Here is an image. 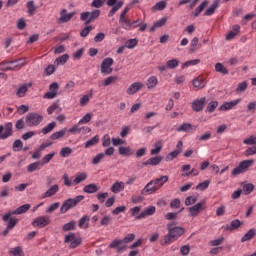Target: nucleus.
Masks as SVG:
<instances>
[{
	"label": "nucleus",
	"mask_w": 256,
	"mask_h": 256,
	"mask_svg": "<svg viewBox=\"0 0 256 256\" xmlns=\"http://www.w3.org/2000/svg\"><path fill=\"white\" fill-rule=\"evenodd\" d=\"M174 225L173 223L167 224L168 234L162 239L161 245H171L173 241H177L185 233V228Z\"/></svg>",
	"instance_id": "f257e3e1"
},
{
	"label": "nucleus",
	"mask_w": 256,
	"mask_h": 256,
	"mask_svg": "<svg viewBox=\"0 0 256 256\" xmlns=\"http://www.w3.org/2000/svg\"><path fill=\"white\" fill-rule=\"evenodd\" d=\"M169 181V176H161L147 183V185L141 190V195H153L157 193L164 183Z\"/></svg>",
	"instance_id": "f03ea898"
},
{
	"label": "nucleus",
	"mask_w": 256,
	"mask_h": 256,
	"mask_svg": "<svg viewBox=\"0 0 256 256\" xmlns=\"http://www.w3.org/2000/svg\"><path fill=\"white\" fill-rule=\"evenodd\" d=\"M85 199V196L79 195L76 196L75 198H69L66 201L63 202L61 208H60V213L64 214L69 211V209H73V207H77L79 203H81Z\"/></svg>",
	"instance_id": "7ed1b4c3"
},
{
	"label": "nucleus",
	"mask_w": 256,
	"mask_h": 256,
	"mask_svg": "<svg viewBox=\"0 0 256 256\" xmlns=\"http://www.w3.org/2000/svg\"><path fill=\"white\" fill-rule=\"evenodd\" d=\"M253 163H255L253 159L241 161L239 165L232 170V176L237 177V175L249 171V168L253 167Z\"/></svg>",
	"instance_id": "20e7f679"
},
{
	"label": "nucleus",
	"mask_w": 256,
	"mask_h": 256,
	"mask_svg": "<svg viewBox=\"0 0 256 256\" xmlns=\"http://www.w3.org/2000/svg\"><path fill=\"white\" fill-rule=\"evenodd\" d=\"M101 15V10H93L91 12H82L80 14V20L84 22V25H89L93 23L96 19H99Z\"/></svg>",
	"instance_id": "39448f33"
},
{
	"label": "nucleus",
	"mask_w": 256,
	"mask_h": 256,
	"mask_svg": "<svg viewBox=\"0 0 256 256\" xmlns=\"http://www.w3.org/2000/svg\"><path fill=\"white\" fill-rule=\"evenodd\" d=\"M31 209V204H24L20 207H18L16 210L10 211L2 216V221H9V217L11 215H23L24 213H27Z\"/></svg>",
	"instance_id": "423d86ee"
},
{
	"label": "nucleus",
	"mask_w": 256,
	"mask_h": 256,
	"mask_svg": "<svg viewBox=\"0 0 256 256\" xmlns=\"http://www.w3.org/2000/svg\"><path fill=\"white\" fill-rule=\"evenodd\" d=\"M42 121L43 116L39 113L32 112L26 116V125L28 127H37Z\"/></svg>",
	"instance_id": "0eeeda50"
},
{
	"label": "nucleus",
	"mask_w": 256,
	"mask_h": 256,
	"mask_svg": "<svg viewBox=\"0 0 256 256\" xmlns=\"http://www.w3.org/2000/svg\"><path fill=\"white\" fill-rule=\"evenodd\" d=\"M113 63H115L113 58H105L100 65L101 73H103L104 75H111L113 73V68H111L113 66Z\"/></svg>",
	"instance_id": "6e6552de"
},
{
	"label": "nucleus",
	"mask_w": 256,
	"mask_h": 256,
	"mask_svg": "<svg viewBox=\"0 0 256 256\" xmlns=\"http://www.w3.org/2000/svg\"><path fill=\"white\" fill-rule=\"evenodd\" d=\"M64 242L70 243V249H77V247L83 243V239L80 237H75V233H70L69 235L65 236Z\"/></svg>",
	"instance_id": "1a4fd4ad"
},
{
	"label": "nucleus",
	"mask_w": 256,
	"mask_h": 256,
	"mask_svg": "<svg viewBox=\"0 0 256 256\" xmlns=\"http://www.w3.org/2000/svg\"><path fill=\"white\" fill-rule=\"evenodd\" d=\"M13 136V123L8 122L4 126L0 125V139H9Z\"/></svg>",
	"instance_id": "9d476101"
},
{
	"label": "nucleus",
	"mask_w": 256,
	"mask_h": 256,
	"mask_svg": "<svg viewBox=\"0 0 256 256\" xmlns=\"http://www.w3.org/2000/svg\"><path fill=\"white\" fill-rule=\"evenodd\" d=\"M207 209V206L205 205V201H201L197 204H195L192 207L188 208L189 216L190 217H197L201 211H205Z\"/></svg>",
	"instance_id": "9b49d317"
},
{
	"label": "nucleus",
	"mask_w": 256,
	"mask_h": 256,
	"mask_svg": "<svg viewBox=\"0 0 256 256\" xmlns=\"http://www.w3.org/2000/svg\"><path fill=\"white\" fill-rule=\"evenodd\" d=\"M51 223V219H49L48 216H40L37 217L33 222V227H40V229H43L44 227H47Z\"/></svg>",
	"instance_id": "f8f14e48"
},
{
	"label": "nucleus",
	"mask_w": 256,
	"mask_h": 256,
	"mask_svg": "<svg viewBox=\"0 0 256 256\" xmlns=\"http://www.w3.org/2000/svg\"><path fill=\"white\" fill-rule=\"evenodd\" d=\"M109 248L115 249L117 253H121V251H125L127 249V244H125L123 240L115 239L110 243Z\"/></svg>",
	"instance_id": "ddd939ff"
},
{
	"label": "nucleus",
	"mask_w": 256,
	"mask_h": 256,
	"mask_svg": "<svg viewBox=\"0 0 256 256\" xmlns=\"http://www.w3.org/2000/svg\"><path fill=\"white\" fill-rule=\"evenodd\" d=\"M67 13V9H63L60 11V17L57 19V23H69L71 19H73V16L75 15V12Z\"/></svg>",
	"instance_id": "4468645a"
},
{
	"label": "nucleus",
	"mask_w": 256,
	"mask_h": 256,
	"mask_svg": "<svg viewBox=\"0 0 256 256\" xmlns=\"http://www.w3.org/2000/svg\"><path fill=\"white\" fill-rule=\"evenodd\" d=\"M205 103H207L206 97H202L200 99L194 100L192 103L193 111H196V113H199V111H203V107H205Z\"/></svg>",
	"instance_id": "2eb2a0df"
},
{
	"label": "nucleus",
	"mask_w": 256,
	"mask_h": 256,
	"mask_svg": "<svg viewBox=\"0 0 256 256\" xmlns=\"http://www.w3.org/2000/svg\"><path fill=\"white\" fill-rule=\"evenodd\" d=\"M17 61H9L0 63V71H15L16 69H21V66L14 65Z\"/></svg>",
	"instance_id": "dca6fc26"
},
{
	"label": "nucleus",
	"mask_w": 256,
	"mask_h": 256,
	"mask_svg": "<svg viewBox=\"0 0 256 256\" xmlns=\"http://www.w3.org/2000/svg\"><path fill=\"white\" fill-rule=\"evenodd\" d=\"M144 87L143 82H134L126 90L127 95H135Z\"/></svg>",
	"instance_id": "f3484780"
},
{
	"label": "nucleus",
	"mask_w": 256,
	"mask_h": 256,
	"mask_svg": "<svg viewBox=\"0 0 256 256\" xmlns=\"http://www.w3.org/2000/svg\"><path fill=\"white\" fill-rule=\"evenodd\" d=\"M7 222H8L7 227L2 232L3 237H6V235L9 234V231H11V229H13L17 225V223H19V219L13 218V217L9 216L8 220L6 221V223Z\"/></svg>",
	"instance_id": "a211bd4d"
},
{
	"label": "nucleus",
	"mask_w": 256,
	"mask_h": 256,
	"mask_svg": "<svg viewBox=\"0 0 256 256\" xmlns=\"http://www.w3.org/2000/svg\"><path fill=\"white\" fill-rule=\"evenodd\" d=\"M239 103H241V99L225 102L219 107V111H229L230 109H233V107L239 105Z\"/></svg>",
	"instance_id": "6ab92c4d"
},
{
	"label": "nucleus",
	"mask_w": 256,
	"mask_h": 256,
	"mask_svg": "<svg viewBox=\"0 0 256 256\" xmlns=\"http://www.w3.org/2000/svg\"><path fill=\"white\" fill-rule=\"evenodd\" d=\"M155 211V206H149L144 211H142L138 216H136V219H145V217L155 215Z\"/></svg>",
	"instance_id": "aec40b11"
},
{
	"label": "nucleus",
	"mask_w": 256,
	"mask_h": 256,
	"mask_svg": "<svg viewBox=\"0 0 256 256\" xmlns=\"http://www.w3.org/2000/svg\"><path fill=\"white\" fill-rule=\"evenodd\" d=\"M161 161H163V156L158 155V156L149 158L147 161L143 162L142 165H144L145 167H147L149 165L157 166V165H159V163H161Z\"/></svg>",
	"instance_id": "412c9836"
},
{
	"label": "nucleus",
	"mask_w": 256,
	"mask_h": 256,
	"mask_svg": "<svg viewBox=\"0 0 256 256\" xmlns=\"http://www.w3.org/2000/svg\"><path fill=\"white\" fill-rule=\"evenodd\" d=\"M219 3H221V0H213L212 4L209 8L206 9L204 16L209 17L215 13L217 8L219 7Z\"/></svg>",
	"instance_id": "4be33fe9"
},
{
	"label": "nucleus",
	"mask_w": 256,
	"mask_h": 256,
	"mask_svg": "<svg viewBox=\"0 0 256 256\" xmlns=\"http://www.w3.org/2000/svg\"><path fill=\"white\" fill-rule=\"evenodd\" d=\"M243 225V222L239 219H234L231 221L230 225H226L225 231H237L239 227Z\"/></svg>",
	"instance_id": "5701e85b"
},
{
	"label": "nucleus",
	"mask_w": 256,
	"mask_h": 256,
	"mask_svg": "<svg viewBox=\"0 0 256 256\" xmlns=\"http://www.w3.org/2000/svg\"><path fill=\"white\" fill-rule=\"evenodd\" d=\"M192 85L196 89H204V87L206 85L205 79H203V77H201V76H198L192 80Z\"/></svg>",
	"instance_id": "b1692460"
},
{
	"label": "nucleus",
	"mask_w": 256,
	"mask_h": 256,
	"mask_svg": "<svg viewBox=\"0 0 256 256\" xmlns=\"http://www.w3.org/2000/svg\"><path fill=\"white\" fill-rule=\"evenodd\" d=\"M57 191H59V185L55 184L42 195V199H47V197H53V195H55Z\"/></svg>",
	"instance_id": "393cba45"
},
{
	"label": "nucleus",
	"mask_w": 256,
	"mask_h": 256,
	"mask_svg": "<svg viewBox=\"0 0 256 256\" xmlns=\"http://www.w3.org/2000/svg\"><path fill=\"white\" fill-rule=\"evenodd\" d=\"M256 235V229L251 228L244 236L241 238V243H246V241H251Z\"/></svg>",
	"instance_id": "a878e982"
},
{
	"label": "nucleus",
	"mask_w": 256,
	"mask_h": 256,
	"mask_svg": "<svg viewBox=\"0 0 256 256\" xmlns=\"http://www.w3.org/2000/svg\"><path fill=\"white\" fill-rule=\"evenodd\" d=\"M124 189H125V183L119 182V181L115 182V183L111 186V188H110V190L112 191V193H121V191H123Z\"/></svg>",
	"instance_id": "bb28decb"
},
{
	"label": "nucleus",
	"mask_w": 256,
	"mask_h": 256,
	"mask_svg": "<svg viewBox=\"0 0 256 256\" xmlns=\"http://www.w3.org/2000/svg\"><path fill=\"white\" fill-rule=\"evenodd\" d=\"M27 13L28 15L33 16L35 15V12L37 11V6H35V1L30 0L26 3Z\"/></svg>",
	"instance_id": "cd10ccee"
},
{
	"label": "nucleus",
	"mask_w": 256,
	"mask_h": 256,
	"mask_svg": "<svg viewBox=\"0 0 256 256\" xmlns=\"http://www.w3.org/2000/svg\"><path fill=\"white\" fill-rule=\"evenodd\" d=\"M84 193L93 194L99 191V185L97 184H88L83 188Z\"/></svg>",
	"instance_id": "c85d7f7f"
},
{
	"label": "nucleus",
	"mask_w": 256,
	"mask_h": 256,
	"mask_svg": "<svg viewBox=\"0 0 256 256\" xmlns=\"http://www.w3.org/2000/svg\"><path fill=\"white\" fill-rule=\"evenodd\" d=\"M118 153L124 157H131V155H133V150H131L129 147L120 146L118 148Z\"/></svg>",
	"instance_id": "c756f323"
},
{
	"label": "nucleus",
	"mask_w": 256,
	"mask_h": 256,
	"mask_svg": "<svg viewBox=\"0 0 256 256\" xmlns=\"http://www.w3.org/2000/svg\"><path fill=\"white\" fill-rule=\"evenodd\" d=\"M89 221V216H83L78 222V227H80V229H89Z\"/></svg>",
	"instance_id": "7c9ffc66"
},
{
	"label": "nucleus",
	"mask_w": 256,
	"mask_h": 256,
	"mask_svg": "<svg viewBox=\"0 0 256 256\" xmlns=\"http://www.w3.org/2000/svg\"><path fill=\"white\" fill-rule=\"evenodd\" d=\"M207 5H209V2L207 0H204L195 10L193 13L194 17H199V15H201V13L203 12V10L205 9V7H207Z\"/></svg>",
	"instance_id": "2f4dec72"
},
{
	"label": "nucleus",
	"mask_w": 256,
	"mask_h": 256,
	"mask_svg": "<svg viewBox=\"0 0 256 256\" xmlns=\"http://www.w3.org/2000/svg\"><path fill=\"white\" fill-rule=\"evenodd\" d=\"M56 112V113H61L62 111V108L61 106H59V103L55 102L53 103L51 106L48 107L47 109V113L48 115H53V112Z\"/></svg>",
	"instance_id": "473e14b6"
},
{
	"label": "nucleus",
	"mask_w": 256,
	"mask_h": 256,
	"mask_svg": "<svg viewBox=\"0 0 256 256\" xmlns=\"http://www.w3.org/2000/svg\"><path fill=\"white\" fill-rule=\"evenodd\" d=\"M215 71L216 73H221V75H229V70L219 62L215 64Z\"/></svg>",
	"instance_id": "72a5a7b5"
},
{
	"label": "nucleus",
	"mask_w": 256,
	"mask_h": 256,
	"mask_svg": "<svg viewBox=\"0 0 256 256\" xmlns=\"http://www.w3.org/2000/svg\"><path fill=\"white\" fill-rule=\"evenodd\" d=\"M154 147L155 148L150 151L151 155H159L163 149V142H161V140L156 141Z\"/></svg>",
	"instance_id": "f704fd0d"
},
{
	"label": "nucleus",
	"mask_w": 256,
	"mask_h": 256,
	"mask_svg": "<svg viewBox=\"0 0 256 256\" xmlns=\"http://www.w3.org/2000/svg\"><path fill=\"white\" fill-rule=\"evenodd\" d=\"M65 133H67L66 129H62L58 132H54L51 136L50 139L52 141H57V139H63V137H65Z\"/></svg>",
	"instance_id": "c9c22d12"
},
{
	"label": "nucleus",
	"mask_w": 256,
	"mask_h": 256,
	"mask_svg": "<svg viewBox=\"0 0 256 256\" xmlns=\"http://www.w3.org/2000/svg\"><path fill=\"white\" fill-rule=\"evenodd\" d=\"M158 84H159V81L157 80V78L155 76H151L148 79V82L146 85L148 89H155Z\"/></svg>",
	"instance_id": "e433bc0d"
},
{
	"label": "nucleus",
	"mask_w": 256,
	"mask_h": 256,
	"mask_svg": "<svg viewBox=\"0 0 256 256\" xmlns=\"http://www.w3.org/2000/svg\"><path fill=\"white\" fill-rule=\"evenodd\" d=\"M121 7H123V1L117 2L116 5L113 6L109 11L108 17H113V15H115V13H117Z\"/></svg>",
	"instance_id": "4c0bfd02"
},
{
	"label": "nucleus",
	"mask_w": 256,
	"mask_h": 256,
	"mask_svg": "<svg viewBox=\"0 0 256 256\" xmlns=\"http://www.w3.org/2000/svg\"><path fill=\"white\" fill-rule=\"evenodd\" d=\"M176 131L181 132L184 131L185 133H189V131H193V125L189 124V123H184L182 125H180Z\"/></svg>",
	"instance_id": "58836bf2"
},
{
	"label": "nucleus",
	"mask_w": 256,
	"mask_h": 256,
	"mask_svg": "<svg viewBox=\"0 0 256 256\" xmlns=\"http://www.w3.org/2000/svg\"><path fill=\"white\" fill-rule=\"evenodd\" d=\"M41 167H43V164L41 162H34L28 165L27 171L29 173H33V171H37V169H41Z\"/></svg>",
	"instance_id": "ea45409f"
},
{
	"label": "nucleus",
	"mask_w": 256,
	"mask_h": 256,
	"mask_svg": "<svg viewBox=\"0 0 256 256\" xmlns=\"http://www.w3.org/2000/svg\"><path fill=\"white\" fill-rule=\"evenodd\" d=\"M165 7H167V1L161 0L158 3H156L152 7V9H153V11H163V9H165Z\"/></svg>",
	"instance_id": "a19ab883"
},
{
	"label": "nucleus",
	"mask_w": 256,
	"mask_h": 256,
	"mask_svg": "<svg viewBox=\"0 0 256 256\" xmlns=\"http://www.w3.org/2000/svg\"><path fill=\"white\" fill-rule=\"evenodd\" d=\"M55 127H57V123H55V122L49 123L47 126H45L42 129L43 135H47V133H51V131H53V129H55Z\"/></svg>",
	"instance_id": "79ce46f5"
},
{
	"label": "nucleus",
	"mask_w": 256,
	"mask_h": 256,
	"mask_svg": "<svg viewBox=\"0 0 256 256\" xmlns=\"http://www.w3.org/2000/svg\"><path fill=\"white\" fill-rule=\"evenodd\" d=\"M75 225H76L75 220H72V221L64 224L63 227H62V230L65 231V232L73 231V230H75Z\"/></svg>",
	"instance_id": "37998d69"
},
{
	"label": "nucleus",
	"mask_w": 256,
	"mask_h": 256,
	"mask_svg": "<svg viewBox=\"0 0 256 256\" xmlns=\"http://www.w3.org/2000/svg\"><path fill=\"white\" fill-rule=\"evenodd\" d=\"M253 189H255V186L252 183H248L243 186L242 191L244 195H249L253 193Z\"/></svg>",
	"instance_id": "c03bdc74"
},
{
	"label": "nucleus",
	"mask_w": 256,
	"mask_h": 256,
	"mask_svg": "<svg viewBox=\"0 0 256 256\" xmlns=\"http://www.w3.org/2000/svg\"><path fill=\"white\" fill-rule=\"evenodd\" d=\"M85 179H87V173H80L73 180V183H75V185H79V183H83V181H85Z\"/></svg>",
	"instance_id": "a18cd8bd"
},
{
	"label": "nucleus",
	"mask_w": 256,
	"mask_h": 256,
	"mask_svg": "<svg viewBox=\"0 0 256 256\" xmlns=\"http://www.w3.org/2000/svg\"><path fill=\"white\" fill-rule=\"evenodd\" d=\"M56 63L57 65H65V63H67V61H69V54H64L62 56H59L58 58H56Z\"/></svg>",
	"instance_id": "49530a36"
},
{
	"label": "nucleus",
	"mask_w": 256,
	"mask_h": 256,
	"mask_svg": "<svg viewBox=\"0 0 256 256\" xmlns=\"http://www.w3.org/2000/svg\"><path fill=\"white\" fill-rule=\"evenodd\" d=\"M217 107H219V102L212 101V102L208 103L206 111L208 113H213V111H215V109H217Z\"/></svg>",
	"instance_id": "de8ad7c7"
},
{
	"label": "nucleus",
	"mask_w": 256,
	"mask_h": 256,
	"mask_svg": "<svg viewBox=\"0 0 256 256\" xmlns=\"http://www.w3.org/2000/svg\"><path fill=\"white\" fill-rule=\"evenodd\" d=\"M12 149L13 151H21V149H23V141L17 139L13 142L12 144Z\"/></svg>",
	"instance_id": "09e8293b"
},
{
	"label": "nucleus",
	"mask_w": 256,
	"mask_h": 256,
	"mask_svg": "<svg viewBox=\"0 0 256 256\" xmlns=\"http://www.w3.org/2000/svg\"><path fill=\"white\" fill-rule=\"evenodd\" d=\"M197 203V196H188L185 199V205L187 207H191V205H195Z\"/></svg>",
	"instance_id": "8fccbe9b"
},
{
	"label": "nucleus",
	"mask_w": 256,
	"mask_h": 256,
	"mask_svg": "<svg viewBox=\"0 0 256 256\" xmlns=\"http://www.w3.org/2000/svg\"><path fill=\"white\" fill-rule=\"evenodd\" d=\"M97 143H99V137L98 136H94L92 139L88 140L85 143V148L89 149V147H93V145H97Z\"/></svg>",
	"instance_id": "3c124183"
},
{
	"label": "nucleus",
	"mask_w": 256,
	"mask_h": 256,
	"mask_svg": "<svg viewBox=\"0 0 256 256\" xmlns=\"http://www.w3.org/2000/svg\"><path fill=\"white\" fill-rule=\"evenodd\" d=\"M73 153V149L71 147H64L60 151V157H69Z\"/></svg>",
	"instance_id": "603ef678"
},
{
	"label": "nucleus",
	"mask_w": 256,
	"mask_h": 256,
	"mask_svg": "<svg viewBox=\"0 0 256 256\" xmlns=\"http://www.w3.org/2000/svg\"><path fill=\"white\" fill-rule=\"evenodd\" d=\"M210 183H211V181L205 180L204 182L199 183L196 186V189H198L199 191H205V189L209 188Z\"/></svg>",
	"instance_id": "864d4df0"
},
{
	"label": "nucleus",
	"mask_w": 256,
	"mask_h": 256,
	"mask_svg": "<svg viewBox=\"0 0 256 256\" xmlns=\"http://www.w3.org/2000/svg\"><path fill=\"white\" fill-rule=\"evenodd\" d=\"M199 63H201L200 59L186 61L182 64V69H185V67H191V65H199Z\"/></svg>",
	"instance_id": "5fc2aeb1"
},
{
	"label": "nucleus",
	"mask_w": 256,
	"mask_h": 256,
	"mask_svg": "<svg viewBox=\"0 0 256 256\" xmlns=\"http://www.w3.org/2000/svg\"><path fill=\"white\" fill-rule=\"evenodd\" d=\"M179 155H181V152L174 150L166 156V161H173V159L179 157Z\"/></svg>",
	"instance_id": "6e6d98bb"
},
{
	"label": "nucleus",
	"mask_w": 256,
	"mask_h": 256,
	"mask_svg": "<svg viewBox=\"0 0 256 256\" xmlns=\"http://www.w3.org/2000/svg\"><path fill=\"white\" fill-rule=\"evenodd\" d=\"M27 84L22 85L16 92L17 97H25V93H27Z\"/></svg>",
	"instance_id": "4d7b16f0"
},
{
	"label": "nucleus",
	"mask_w": 256,
	"mask_h": 256,
	"mask_svg": "<svg viewBox=\"0 0 256 256\" xmlns=\"http://www.w3.org/2000/svg\"><path fill=\"white\" fill-rule=\"evenodd\" d=\"M117 76H109L108 78H106L103 82V86L104 87H109V85H111L112 83H115V81H117Z\"/></svg>",
	"instance_id": "13d9d810"
},
{
	"label": "nucleus",
	"mask_w": 256,
	"mask_h": 256,
	"mask_svg": "<svg viewBox=\"0 0 256 256\" xmlns=\"http://www.w3.org/2000/svg\"><path fill=\"white\" fill-rule=\"evenodd\" d=\"M91 31H93V26L89 25V26H85L82 31L80 32V37H87V35H89V33H91Z\"/></svg>",
	"instance_id": "bf43d9fd"
},
{
	"label": "nucleus",
	"mask_w": 256,
	"mask_h": 256,
	"mask_svg": "<svg viewBox=\"0 0 256 256\" xmlns=\"http://www.w3.org/2000/svg\"><path fill=\"white\" fill-rule=\"evenodd\" d=\"M244 145H256V136L251 135L249 138L243 140Z\"/></svg>",
	"instance_id": "052dcab7"
},
{
	"label": "nucleus",
	"mask_w": 256,
	"mask_h": 256,
	"mask_svg": "<svg viewBox=\"0 0 256 256\" xmlns=\"http://www.w3.org/2000/svg\"><path fill=\"white\" fill-rule=\"evenodd\" d=\"M168 69H175V67H179V60L177 59H172L167 61L166 63Z\"/></svg>",
	"instance_id": "680f3d73"
},
{
	"label": "nucleus",
	"mask_w": 256,
	"mask_h": 256,
	"mask_svg": "<svg viewBox=\"0 0 256 256\" xmlns=\"http://www.w3.org/2000/svg\"><path fill=\"white\" fill-rule=\"evenodd\" d=\"M247 90V81L239 83L236 88V93H243Z\"/></svg>",
	"instance_id": "e2e57ef3"
},
{
	"label": "nucleus",
	"mask_w": 256,
	"mask_h": 256,
	"mask_svg": "<svg viewBox=\"0 0 256 256\" xmlns=\"http://www.w3.org/2000/svg\"><path fill=\"white\" fill-rule=\"evenodd\" d=\"M245 157H251V155H256V145L249 147L244 151Z\"/></svg>",
	"instance_id": "0e129e2a"
},
{
	"label": "nucleus",
	"mask_w": 256,
	"mask_h": 256,
	"mask_svg": "<svg viewBox=\"0 0 256 256\" xmlns=\"http://www.w3.org/2000/svg\"><path fill=\"white\" fill-rule=\"evenodd\" d=\"M122 241L124 242L125 245H127V243H133V241H135V234L131 233V234H127L124 239H122Z\"/></svg>",
	"instance_id": "69168bd1"
},
{
	"label": "nucleus",
	"mask_w": 256,
	"mask_h": 256,
	"mask_svg": "<svg viewBox=\"0 0 256 256\" xmlns=\"http://www.w3.org/2000/svg\"><path fill=\"white\" fill-rule=\"evenodd\" d=\"M137 43H139L137 39H129L126 42V47L127 49H133L136 47Z\"/></svg>",
	"instance_id": "338daca9"
},
{
	"label": "nucleus",
	"mask_w": 256,
	"mask_h": 256,
	"mask_svg": "<svg viewBox=\"0 0 256 256\" xmlns=\"http://www.w3.org/2000/svg\"><path fill=\"white\" fill-rule=\"evenodd\" d=\"M90 97H93V94L82 96V98L80 99L81 107H85V105L89 103Z\"/></svg>",
	"instance_id": "774afa93"
}]
</instances>
